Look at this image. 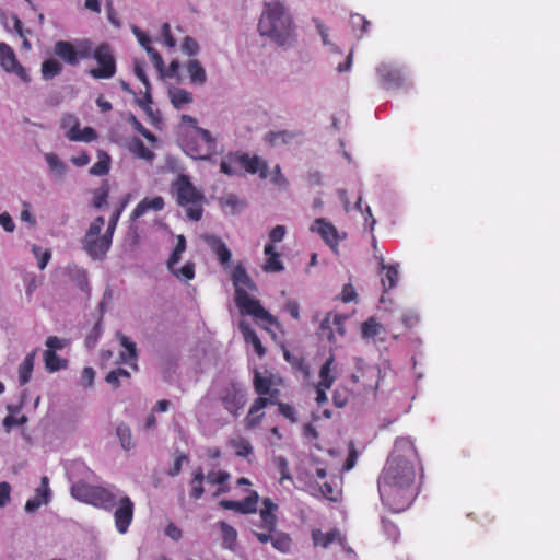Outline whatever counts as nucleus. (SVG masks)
<instances>
[{
	"label": "nucleus",
	"instance_id": "nucleus-1",
	"mask_svg": "<svg viewBox=\"0 0 560 560\" xmlns=\"http://www.w3.org/2000/svg\"><path fill=\"white\" fill-rule=\"evenodd\" d=\"M418 462L413 442L408 438L397 439L377 480L381 501L390 511H405L415 500Z\"/></svg>",
	"mask_w": 560,
	"mask_h": 560
},
{
	"label": "nucleus",
	"instance_id": "nucleus-2",
	"mask_svg": "<svg viewBox=\"0 0 560 560\" xmlns=\"http://www.w3.org/2000/svg\"><path fill=\"white\" fill-rule=\"evenodd\" d=\"M260 36L280 47H291L296 42V30L289 9L280 1L265 3L258 22Z\"/></svg>",
	"mask_w": 560,
	"mask_h": 560
},
{
	"label": "nucleus",
	"instance_id": "nucleus-3",
	"mask_svg": "<svg viewBox=\"0 0 560 560\" xmlns=\"http://www.w3.org/2000/svg\"><path fill=\"white\" fill-rule=\"evenodd\" d=\"M232 281L235 289V304L242 314L253 316L257 324L268 331L270 326L282 330V325L277 317L265 310L260 302L249 294V292L257 291V287L244 267L238 265L234 268Z\"/></svg>",
	"mask_w": 560,
	"mask_h": 560
},
{
	"label": "nucleus",
	"instance_id": "nucleus-4",
	"mask_svg": "<svg viewBox=\"0 0 560 560\" xmlns=\"http://www.w3.org/2000/svg\"><path fill=\"white\" fill-rule=\"evenodd\" d=\"M67 475L72 482L71 495L83 503L104 510L116 506L117 494L114 490L104 487L89 485L85 479L92 471L82 462H73L67 467Z\"/></svg>",
	"mask_w": 560,
	"mask_h": 560
},
{
	"label": "nucleus",
	"instance_id": "nucleus-5",
	"mask_svg": "<svg viewBox=\"0 0 560 560\" xmlns=\"http://www.w3.org/2000/svg\"><path fill=\"white\" fill-rule=\"evenodd\" d=\"M172 195L178 206L185 209L189 219L198 221L202 217L203 192L186 175H179L172 184Z\"/></svg>",
	"mask_w": 560,
	"mask_h": 560
},
{
	"label": "nucleus",
	"instance_id": "nucleus-6",
	"mask_svg": "<svg viewBox=\"0 0 560 560\" xmlns=\"http://www.w3.org/2000/svg\"><path fill=\"white\" fill-rule=\"evenodd\" d=\"M276 384L275 377L271 374L256 372L254 376V386L257 394L260 395L252 405L249 412L245 419L246 427L252 429L256 427L261 417V410L273 399L277 398L278 390L271 387Z\"/></svg>",
	"mask_w": 560,
	"mask_h": 560
},
{
	"label": "nucleus",
	"instance_id": "nucleus-7",
	"mask_svg": "<svg viewBox=\"0 0 560 560\" xmlns=\"http://www.w3.org/2000/svg\"><path fill=\"white\" fill-rule=\"evenodd\" d=\"M183 150L196 160L208 159L215 150V141L206 129L195 127L190 136L184 141Z\"/></svg>",
	"mask_w": 560,
	"mask_h": 560
},
{
	"label": "nucleus",
	"instance_id": "nucleus-8",
	"mask_svg": "<svg viewBox=\"0 0 560 560\" xmlns=\"http://www.w3.org/2000/svg\"><path fill=\"white\" fill-rule=\"evenodd\" d=\"M97 67L89 71V74L96 79H112L116 73V59L108 44H101L92 54Z\"/></svg>",
	"mask_w": 560,
	"mask_h": 560
},
{
	"label": "nucleus",
	"instance_id": "nucleus-9",
	"mask_svg": "<svg viewBox=\"0 0 560 560\" xmlns=\"http://www.w3.org/2000/svg\"><path fill=\"white\" fill-rule=\"evenodd\" d=\"M218 399L225 410L233 416H237L246 404V389L241 383L230 382L218 392Z\"/></svg>",
	"mask_w": 560,
	"mask_h": 560
},
{
	"label": "nucleus",
	"instance_id": "nucleus-10",
	"mask_svg": "<svg viewBox=\"0 0 560 560\" xmlns=\"http://www.w3.org/2000/svg\"><path fill=\"white\" fill-rule=\"evenodd\" d=\"M250 530L259 542H271L272 547L280 552H288L291 548V538L288 534L277 530V526H272V529L252 528Z\"/></svg>",
	"mask_w": 560,
	"mask_h": 560
},
{
	"label": "nucleus",
	"instance_id": "nucleus-11",
	"mask_svg": "<svg viewBox=\"0 0 560 560\" xmlns=\"http://www.w3.org/2000/svg\"><path fill=\"white\" fill-rule=\"evenodd\" d=\"M117 494V509L114 513L115 526L120 534H125L133 517V503L129 497L115 491Z\"/></svg>",
	"mask_w": 560,
	"mask_h": 560
},
{
	"label": "nucleus",
	"instance_id": "nucleus-12",
	"mask_svg": "<svg viewBox=\"0 0 560 560\" xmlns=\"http://www.w3.org/2000/svg\"><path fill=\"white\" fill-rule=\"evenodd\" d=\"M311 231L319 234L334 252H337L339 242L346 237V233L339 232L331 222L324 218L316 219L311 226Z\"/></svg>",
	"mask_w": 560,
	"mask_h": 560
},
{
	"label": "nucleus",
	"instance_id": "nucleus-13",
	"mask_svg": "<svg viewBox=\"0 0 560 560\" xmlns=\"http://www.w3.org/2000/svg\"><path fill=\"white\" fill-rule=\"evenodd\" d=\"M0 66L5 72L16 74L24 82L30 81L26 69L18 61L13 49L5 43H0Z\"/></svg>",
	"mask_w": 560,
	"mask_h": 560
},
{
	"label": "nucleus",
	"instance_id": "nucleus-14",
	"mask_svg": "<svg viewBox=\"0 0 560 560\" xmlns=\"http://www.w3.org/2000/svg\"><path fill=\"white\" fill-rule=\"evenodd\" d=\"M376 72L383 86L387 89H395L404 85L406 75L401 69L395 66L382 63L377 67Z\"/></svg>",
	"mask_w": 560,
	"mask_h": 560
},
{
	"label": "nucleus",
	"instance_id": "nucleus-15",
	"mask_svg": "<svg viewBox=\"0 0 560 560\" xmlns=\"http://www.w3.org/2000/svg\"><path fill=\"white\" fill-rule=\"evenodd\" d=\"M380 373L381 372L377 366H374V365L363 366V362L361 360H359L358 373L352 374L351 380L354 383H358L362 380L364 389L375 390L378 386Z\"/></svg>",
	"mask_w": 560,
	"mask_h": 560
},
{
	"label": "nucleus",
	"instance_id": "nucleus-16",
	"mask_svg": "<svg viewBox=\"0 0 560 560\" xmlns=\"http://www.w3.org/2000/svg\"><path fill=\"white\" fill-rule=\"evenodd\" d=\"M51 490L49 488V479L44 476L40 479V485L36 488L34 497L30 498L25 503V511L27 513L36 512L42 505L50 502Z\"/></svg>",
	"mask_w": 560,
	"mask_h": 560
},
{
	"label": "nucleus",
	"instance_id": "nucleus-17",
	"mask_svg": "<svg viewBox=\"0 0 560 560\" xmlns=\"http://www.w3.org/2000/svg\"><path fill=\"white\" fill-rule=\"evenodd\" d=\"M112 236L107 233L83 240L84 250L94 259H102L112 245Z\"/></svg>",
	"mask_w": 560,
	"mask_h": 560
},
{
	"label": "nucleus",
	"instance_id": "nucleus-18",
	"mask_svg": "<svg viewBox=\"0 0 560 560\" xmlns=\"http://www.w3.org/2000/svg\"><path fill=\"white\" fill-rule=\"evenodd\" d=\"M262 505L264 506L259 513V520L257 523L252 522V528L272 529V526H277V516L275 515V511L278 506L268 498L264 499Z\"/></svg>",
	"mask_w": 560,
	"mask_h": 560
},
{
	"label": "nucleus",
	"instance_id": "nucleus-19",
	"mask_svg": "<svg viewBox=\"0 0 560 560\" xmlns=\"http://www.w3.org/2000/svg\"><path fill=\"white\" fill-rule=\"evenodd\" d=\"M259 500V495L257 492L253 491L250 494L241 501L233 500H222L220 505L226 510H233L243 514L254 513L257 510V503Z\"/></svg>",
	"mask_w": 560,
	"mask_h": 560
},
{
	"label": "nucleus",
	"instance_id": "nucleus-20",
	"mask_svg": "<svg viewBox=\"0 0 560 560\" xmlns=\"http://www.w3.org/2000/svg\"><path fill=\"white\" fill-rule=\"evenodd\" d=\"M346 320L347 317L339 314L327 316L320 324L322 335L327 336L331 341H335V334H338L342 337L345 335Z\"/></svg>",
	"mask_w": 560,
	"mask_h": 560
},
{
	"label": "nucleus",
	"instance_id": "nucleus-21",
	"mask_svg": "<svg viewBox=\"0 0 560 560\" xmlns=\"http://www.w3.org/2000/svg\"><path fill=\"white\" fill-rule=\"evenodd\" d=\"M238 162L240 166L244 167L246 172L258 174L261 179H266L269 176L267 162L259 156L241 154Z\"/></svg>",
	"mask_w": 560,
	"mask_h": 560
},
{
	"label": "nucleus",
	"instance_id": "nucleus-22",
	"mask_svg": "<svg viewBox=\"0 0 560 560\" xmlns=\"http://www.w3.org/2000/svg\"><path fill=\"white\" fill-rule=\"evenodd\" d=\"M117 338L120 342V346L124 348V351H121L119 354L120 362L131 366L133 370H137L138 366L136 361L138 354L136 343L130 338L119 332L117 334Z\"/></svg>",
	"mask_w": 560,
	"mask_h": 560
},
{
	"label": "nucleus",
	"instance_id": "nucleus-23",
	"mask_svg": "<svg viewBox=\"0 0 560 560\" xmlns=\"http://www.w3.org/2000/svg\"><path fill=\"white\" fill-rule=\"evenodd\" d=\"M44 159L48 165L49 175L54 180H61L67 175L69 167L56 153H44Z\"/></svg>",
	"mask_w": 560,
	"mask_h": 560
},
{
	"label": "nucleus",
	"instance_id": "nucleus-24",
	"mask_svg": "<svg viewBox=\"0 0 560 560\" xmlns=\"http://www.w3.org/2000/svg\"><path fill=\"white\" fill-rule=\"evenodd\" d=\"M319 381L316 385H319L326 388H330L338 376L337 364L335 363V359L330 355L324 364L319 369Z\"/></svg>",
	"mask_w": 560,
	"mask_h": 560
},
{
	"label": "nucleus",
	"instance_id": "nucleus-25",
	"mask_svg": "<svg viewBox=\"0 0 560 560\" xmlns=\"http://www.w3.org/2000/svg\"><path fill=\"white\" fill-rule=\"evenodd\" d=\"M54 51L68 65L75 66L79 63V52H77L75 47L69 42H57L54 46Z\"/></svg>",
	"mask_w": 560,
	"mask_h": 560
},
{
	"label": "nucleus",
	"instance_id": "nucleus-26",
	"mask_svg": "<svg viewBox=\"0 0 560 560\" xmlns=\"http://www.w3.org/2000/svg\"><path fill=\"white\" fill-rule=\"evenodd\" d=\"M167 94L172 105L178 110L185 109L194 101L192 93L182 88L171 86Z\"/></svg>",
	"mask_w": 560,
	"mask_h": 560
},
{
	"label": "nucleus",
	"instance_id": "nucleus-27",
	"mask_svg": "<svg viewBox=\"0 0 560 560\" xmlns=\"http://www.w3.org/2000/svg\"><path fill=\"white\" fill-rule=\"evenodd\" d=\"M206 244L211 248V250L217 255L219 261L222 265H225L231 259V252L224 244V242L215 236V235H206L203 237Z\"/></svg>",
	"mask_w": 560,
	"mask_h": 560
},
{
	"label": "nucleus",
	"instance_id": "nucleus-28",
	"mask_svg": "<svg viewBox=\"0 0 560 560\" xmlns=\"http://www.w3.org/2000/svg\"><path fill=\"white\" fill-rule=\"evenodd\" d=\"M164 208V199L160 196L144 198L141 200L131 213V219L136 220L147 213L149 210L161 211Z\"/></svg>",
	"mask_w": 560,
	"mask_h": 560
},
{
	"label": "nucleus",
	"instance_id": "nucleus-29",
	"mask_svg": "<svg viewBox=\"0 0 560 560\" xmlns=\"http://www.w3.org/2000/svg\"><path fill=\"white\" fill-rule=\"evenodd\" d=\"M267 259L262 266L266 272H280L284 269V266L280 259V254L275 250V246L269 243L266 244L264 249Z\"/></svg>",
	"mask_w": 560,
	"mask_h": 560
},
{
	"label": "nucleus",
	"instance_id": "nucleus-30",
	"mask_svg": "<svg viewBox=\"0 0 560 560\" xmlns=\"http://www.w3.org/2000/svg\"><path fill=\"white\" fill-rule=\"evenodd\" d=\"M238 327L243 335L244 340L254 347L255 352L259 357H262L265 354V348L262 347L260 339L258 338V336L256 335L254 329H252L249 324L245 320H242L240 323Z\"/></svg>",
	"mask_w": 560,
	"mask_h": 560
},
{
	"label": "nucleus",
	"instance_id": "nucleus-31",
	"mask_svg": "<svg viewBox=\"0 0 560 560\" xmlns=\"http://www.w3.org/2000/svg\"><path fill=\"white\" fill-rule=\"evenodd\" d=\"M128 150L137 158L152 161L154 159V153L145 147L143 141L137 137H133L128 140L127 144Z\"/></svg>",
	"mask_w": 560,
	"mask_h": 560
},
{
	"label": "nucleus",
	"instance_id": "nucleus-32",
	"mask_svg": "<svg viewBox=\"0 0 560 560\" xmlns=\"http://www.w3.org/2000/svg\"><path fill=\"white\" fill-rule=\"evenodd\" d=\"M186 69L192 84L202 85L207 81L206 70L198 60H189Z\"/></svg>",
	"mask_w": 560,
	"mask_h": 560
},
{
	"label": "nucleus",
	"instance_id": "nucleus-33",
	"mask_svg": "<svg viewBox=\"0 0 560 560\" xmlns=\"http://www.w3.org/2000/svg\"><path fill=\"white\" fill-rule=\"evenodd\" d=\"M312 537L316 546H322L324 548H327L334 541H339L340 544L342 542L341 535L338 530H330L328 533L314 530Z\"/></svg>",
	"mask_w": 560,
	"mask_h": 560
},
{
	"label": "nucleus",
	"instance_id": "nucleus-34",
	"mask_svg": "<svg viewBox=\"0 0 560 560\" xmlns=\"http://www.w3.org/2000/svg\"><path fill=\"white\" fill-rule=\"evenodd\" d=\"M110 156L105 151H97V162L90 168V174L95 176H104L110 170Z\"/></svg>",
	"mask_w": 560,
	"mask_h": 560
},
{
	"label": "nucleus",
	"instance_id": "nucleus-35",
	"mask_svg": "<svg viewBox=\"0 0 560 560\" xmlns=\"http://www.w3.org/2000/svg\"><path fill=\"white\" fill-rule=\"evenodd\" d=\"M36 351L28 353L19 366V383L25 385L32 375Z\"/></svg>",
	"mask_w": 560,
	"mask_h": 560
},
{
	"label": "nucleus",
	"instance_id": "nucleus-36",
	"mask_svg": "<svg viewBox=\"0 0 560 560\" xmlns=\"http://www.w3.org/2000/svg\"><path fill=\"white\" fill-rule=\"evenodd\" d=\"M44 362L45 368L49 372H57L59 370L67 368V360L60 358L56 354V352H52L51 350H45L44 351Z\"/></svg>",
	"mask_w": 560,
	"mask_h": 560
},
{
	"label": "nucleus",
	"instance_id": "nucleus-37",
	"mask_svg": "<svg viewBox=\"0 0 560 560\" xmlns=\"http://www.w3.org/2000/svg\"><path fill=\"white\" fill-rule=\"evenodd\" d=\"M0 22L8 31H15L20 37H24V30L22 27V23L20 19L15 14H5L0 10Z\"/></svg>",
	"mask_w": 560,
	"mask_h": 560
},
{
	"label": "nucleus",
	"instance_id": "nucleus-38",
	"mask_svg": "<svg viewBox=\"0 0 560 560\" xmlns=\"http://www.w3.org/2000/svg\"><path fill=\"white\" fill-rule=\"evenodd\" d=\"M62 71V65L55 58L45 60L42 65V74L45 80H50Z\"/></svg>",
	"mask_w": 560,
	"mask_h": 560
},
{
	"label": "nucleus",
	"instance_id": "nucleus-39",
	"mask_svg": "<svg viewBox=\"0 0 560 560\" xmlns=\"http://www.w3.org/2000/svg\"><path fill=\"white\" fill-rule=\"evenodd\" d=\"M230 445L234 450L235 454L240 457H248L253 453L252 444L248 440L237 436L230 441Z\"/></svg>",
	"mask_w": 560,
	"mask_h": 560
},
{
	"label": "nucleus",
	"instance_id": "nucleus-40",
	"mask_svg": "<svg viewBox=\"0 0 560 560\" xmlns=\"http://www.w3.org/2000/svg\"><path fill=\"white\" fill-rule=\"evenodd\" d=\"M177 279L183 281H189L195 277V265L190 261L186 262L182 267L175 266L168 269Z\"/></svg>",
	"mask_w": 560,
	"mask_h": 560
},
{
	"label": "nucleus",
	"instance_id": "nucleus-41",
	"mask_svg": "<svg viewBox=\"0 0 560 560\" xmlns=\"http://www.w3.org/2000/svg\"><path fill=\"white\" fill-rule=\"evenodd\" d=\"M240 155L237 154H231L229 156H226L225 159H223L220 163V171L221 173L223 174H226V175H235L237 174V170L240 166Z\"/></svg>",
	"mask_w": 560,
	"mask_h": 560
},
{
	"label": "nucleus",
	"instance_id": "nucleus-42",
	"mask_svg": "<svg viewBox=\"0 0 560 560\" xmlns=\"http://www.w3.org/2000/svg\"><path fill=\"white\" fill-rule=\"evenodd\" d=\"M116 434L124 450L128 451L133 447L131 430L127 424H118L116 429Z\"/></svg>",
	"mask_w": 560,
	"mask_h": 560
},
{
	"label": "nucleus",
	"instance_id": "nucleus-43",
	"mask_svg": "<svg viewBox=\"0 0 560 560\" xmlns=\"http://www.w3.org/2000/svg\"><path fill=\"white\" fill-rule=\"evenodd\" d=\"M186 250V240L184 235L177 236V244L167 261V268H173L178 266L179 260L182 258L183 253Z\"/></svg>",
	"mask_w": 560,
	"mask_h": 560
},
{
	"label": "nucleus",
	"instance_id": "nucleus-44",
	"mask_svg": "<svg viewBox=\"0 0 560 560\" xmlns=\"http://www.w3.org/2000/svg\"><path fill=\"white\" fill-rule=\"evenodd\" d=\"M219 526L221 529L224 546L228 548H232L237 539L236 529L225 522H220Z\"/></svg>",
	"mask_w": 560,
	"mask_h": 560
},
{
	"label": "nucleus",
	"instance_id": "nucleus-45",
	"mask_svg": "<svg viewBox=\"0 0 560 560\" xmlns=\"http://www.w3.org/2000/svg\"><path fill=\"white\" fill-rule=\"evenodd\" d=\"M398 267V264L390 265L385 271V277L382 278V285L385 288V290L393 289L397 285L399 279Z\"/></svg>",
	"mask_w": 560,
	"mask_h": 560
},
{
	"label": "nucleus",
	"instance_id": "nucleus-46",
	"mask_svg": "<svg viewBox=\"0 0 560 560\" xmlns=\"http://www.w3.org/2000/svg\"><path fill=\"white\" fill-rule=\"evenodd\" d=\"M109 196V186L107 182H104L98 188L93 191V206L95 208H102L107 203Z\"/></svg>",
	"mask_w": 560,
	"mask_h": 560
},
{
	"label": "nucleus",
	"instance_id": "nucleus-47",
	"mask_svg": "<svg viewBox=\"0 0 560 560\" xmlns=\"http://www.w3.org/2000/svg\"><path fill=\"white\" fill-rule=\"evenodd\" d=\"M205 480V475L201 469H198L194 472V478L191 480V491L190 495L194 499H199L205 492V489L202 487V481Z\"/></svg>",
	"mask_w": 560,
	"mask_h": 560
},
{
	"label": "nucleus",
	"instance_id": "nucleus-48",
	"mask_svg": "<svg viewBox=\"0 0 560 560\" xmlns=\"http://www.w3.org/2000/svg\"><path fill=\"white\" fill-rule=\"evenodd\" d=\"M384 330L383 326L374 318H370L362 325V336L364 338H374Z\"/></svg>",
	"mask_w": 560,
	"mask_h": 560
},
{
	"label": "nucleus",
	"instance_id": "nucleus-49",
	"mask_svg": "<svg viewBox=\"0 0 560 560\" xmlns=\"http://www.w3.org/2000/svg\"><path fill=\"white\" fill-rule=\"evenodd\" d=\"M121 378H130V373L121 368L110 371L105 377L106 382L115 388L120 386Z\"/></svg>",
	"mask_w": 560,
	"mask_h": 560
},
{
	"label": "nucleus",
	"instance_id": "nucleus-50",
	"mask_svg": "<svg viewBox=\"0 0 560 560\" xmlns=\"http://www.w3.org/2000/svg\"><path fill=\"white\" fill-rule=\"evenodd\" d=\"M314 24H315V27H316V31L317 33L320 35L322 37V42L325 46H328L330 47V50L331 51H338V47L336 45H334L330 40H329V32H328V28L318 20V19H314L313 20Z\"/></svg>",
	"mask_w": 560,
	"mask_h": 560
},
{
	"label": "nucleus",
	"instance_id": "nucleus-51",
	"mask_svg": "<svg viewBox=\"0 0 560 560\" xmlns=\"http://www.w3.org/2000/svg\"><path fill=\"white\" fill-rule=\"evenodd\" d=\"M350 393L346 387L338 386L332 393L334 405L338 408L346 406L349 400Z\"/></svg>",
	"mask_w": 560,
	"mask_h": 560
},
{
	"label": "nucleus",
	"instance_id": "nucleus-52",
	"mask_svg": "<svg viewBox=\"0 0 560 560\" xmlns=\"http://www.w3.org/2000/svg\"><path fill=\"white\" fill-rule=\"evenodd\" d=\"M273 463L280 472V481L291 480L288 460L282 456L273 458Z\"/></svg>",
	"mask_w": 560,
	"mask_h": 560
},
{
	"label": "nucleus",
	"instance_id": "nucleus-53",
	"mask_svg": "<svg viewBox=\"0 0 560 560\" xmlns=\"http://www.w3.org/2000/svg\"><path fill=\"white\" fill-rule=\"evenodd\" d=\"M95 371L91 366H86L82 370L79 384L82 388H91L94 384Z\"/></svg>",
	"mask_w": 560,
	"mask_h": 560
},
{
	"label": "nucleus",
	"instance_id": "nucleus-54",
	"mask_svg": "<svg viewBox=\"0 0 560 560\" xmlns=\"http://www.w3.org/2000/svg\"><path fill=\"white\" fill-rule=\"evenodd\" d=\"M104 224H105V219L103 217L95 218L92 221V223L90 224V228H89L84 238L102 236L101 232H102V229L104 228Z\"/></svg>",
	"mask_w": 560,
	"mask_h": 560
},
{
	"label": "nucleus",
	"instance_id": "nucleus-55",
	"mask_svg": "<svg viewBox=\"0 0 560 560\" xmlns=\"http://www.w3.org/2000/svg\"><path fill=\"white\" fill-rule=\"evenodd\" d=\"M32 252L33 254L35 255V257L38 259V267L39 269H45L48 261L50 260L51 258V253L50 250L46 249V250H42L40 247L36 246V245H33L32 246Z\"/></svg>",
	"mask_w": 560,
	"mask_h": 560
},
{
	"label": "nucleus",
	"instance_id": "nucleus-56",
	"mask_svg": "<svg viewBox=\"0 0 560 560\" xmlns=\"http://www.w3.org/2000/svg\"><path fill=\"white\" fill-rule=\"evenodd\" d=\"M46 350H51L52 352H56L57 350H62L69 345V341L63 338H59L57 336H50L46 340Z\"/></svg>",
	"mask_w": 560,
	"mask_h": 560
},
{
	"label": "nucleus",
	"instance_id": "nucleus-57",
	"mask_svg": "<svg viewBox=\"0 0 560 560\" xmlns=\"http://www.w3.org/2000/svg\"><path fill=\"white\" fill-rule=\"evenodd\" d=\"M147 54L150 60L152 61L153 66L162 74L164 70V61L161 55L153 47H147Z\"/></svg>",
	"mask_w": 560,
	"mask_h": 560
},
{
	"label": "nucleus",
	"instance_id": "nucleus-58",
	"mask_svg": "<svg viewBox=\"0 0 560 560\" xmlns=\"http://www.w3.org/2000/svg\"><path fill=\"white\" fill-rule=\"evenodd\" d=\"M271 182L281 187L287 188L288 187V179L282 175L281 168L279 165H276L272 172L269 174Z\"/></svg>",
	"mask_w": 560,
	"mask_h": 560
},
{
	"label": "nucleus",
	"instance_id": "nucleus-59",
	"mask_svg": "<svg viewBox=\"0 0 560 560\" xmlns=\"http://www.w3.org/2000/svg\"><path fill=\"white\" fill-rule=\"evenodd\" d=\"M97 138L96 131L91 127L82 129L80 136H72V141L91 142Z\"/></svg>",
	"mask_w": 560,
	"mask_h": 560
},
{
	"label": "nucleus",
	"instance_id": "nucleus-60",
	"mask_svg": "<svg viewBox=\"0 0 560 560\" xmlns=\"http://www.w3.org/2000/svg\"><path fill=\"white\" fill-rule=\"evenodd\" d=\"M182 50L188 56H195L199 50V46L194 38L187 36L182 44Z\"/></svg>",
	"mask_w": 560,
	"mask_h": 560
},
{
	"label": "nucleus",
	"instance_id": "nucleus-61",
	"mask_svg": "<svg viewBox=\"0 0 560 560\" xmlns=\"http://www.w3.org/2000/svg\"><path fill=\"white\" fill-rule=\"evenodd\" d=\"M320 493L328 500H336L339 490L337 489L336 485L334 486L330 482H324V485L320 488Z\"/></svg>",
	"mask_w": 560,
	"mask_h": 560
},
{
	"label": "nucleus",
	"instance_id": "nucleus-62",
	"mask_svg": "<svg viewBox=\"0 0 560 560\" xmlns=\"http://www.w3.org/2000/svg\"><path fill=\"white\" fill-rule=\"evenodd\" d=\"M229 478V474L225 472V471H210L206 479L208 482L210 483H218V485H221L223 483L224 481H226Z\"/></svg>",
	"mask_w": 560,
	"mask_h": 560
},
{
	"label": "nucleus",
	"instance_id": "nucleus-63",
	"mask_svg": "<svg viewBox=\"0 0 560 560\" xmlns=\"http://www.w3.org/2000/svg\"><path fill=\"white\" fill-rule=\"evenodd\" d=\"M162 37H163L164 44L167 47L174 48L176 46V40L171 33V26L168 23H164L162 25Z\"/></svg>",
	"mask_w": 560,
	"mask_h": 560
},
{
	"label": "nucleus",
	"instance_id": "nucleus-64",
	"mask_svg": "<svg viewBox=\"0 0 560 560\" xmlns=\"http://www.w3.org/2000/svg\"><path fill=\"white\" fill-rule=\"evenodd\" d=\"M20 219L23 222H26L30 226H34L36 224V220L31 213V206L27 202L23 203V209L21 211Z\"/></svg>",
	"mask_w": 560,
	"mask_h": 560
}]
</instances>
